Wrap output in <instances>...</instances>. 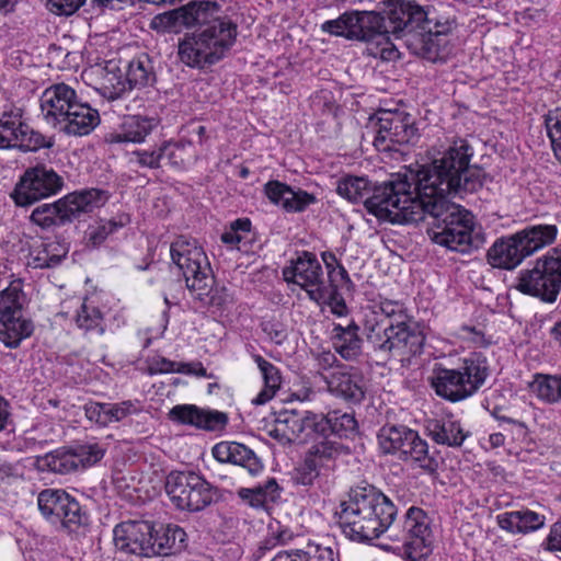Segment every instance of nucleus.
I'll return each instance as SVG.
<instances>
[{"mask_svg":"<svg viewBox=\"0 0 561 561\" xmlns=\"http://www.w3.org/2000/svg\"><path fill=\"white\" fill-rule=\"evenodd\" d=\"M473 148L458 138L427 151L428 162L410 170L409 181H398L377 190L368 208L380 220L391 224H416L427 220L430 239L446 249L470 253L480 240L473 234L471 213L450 203L449 195L473 193L482 186L480 171L470 168Z\"/></svg>","mask_w":561,"mask_h":561,"instance_id":"f257e3e1","label":"nucleus"},{"mask_svg":"<svg viewBox=\"0 0 561 561\" xmlns=\"http://www.w3.org/2000/svg\"><path fill=\"white\" fill-rule=\"evenodd\" d=\"M321 31L350 41L375 43L380 47V57L386 60L398 56L391 37L402 41L412 54L434 60L439 53L440 36L451 31V23L431 16L413 1H397L386 15L351 10L322 23Z\"/></svg>","mask_w":561,"mask_h":561,"instance_id":"f03ea898","label":"nucleus"},{"mask_svg":"<svg viewBox=\"0 0 561 561\" xmlns=\"http://www.w3.org/2000/svg\"><path fill=\"white\" fill-rule=\"evenodd\" d=\"M335 515L343 534L354 541H370L389 531V538L399 545L381 547L405 561H423L432 552L433 533L427 513L411 506L401 528H390L397 508L388 496L373 485L352 489L348 500L340 504Z\"/></svg>","mask_w":561,"mask_h":561,"instance_id":"7ed1b4c3","label":"nucleus"},{"mask_svg":"<svg viewBox=\"0 0 561 561\" xmlns=\"http://www.w3.org/2000/svg\"><path fill=\"white\" fill-rule=\"evenodd\" d=\"M375 308L366 316L364 332L376 353L401 359L422 353L425 336L402 301L382 298Z\"/></svg>","mask_w":561,"mask_h":561,"instance_id":"20e7f679","label":"nucleus"},{"mask_svg":"<svg viewBox=\"0 0 561 561\" xmlns=\"http://www.w3.org/2000/svg\"><path fill=\"white\" fill-rule=\"evenodd\" d=\"M237 25L222 18H215L198 34L186 36L178 45V56L190 67L215 64L231 48Z\"/></svg>","mask_w":561,"mask_h":561,"instance_id":"39448f33","label":"nucleus"},{"mask_svg":"<svg viewBox=\"0 0 561 561\" xmlns=\"http://www.w3.org/2000/svg\"><path fill=\"white\" fill-rule=\"evenodd\" d=\"M488 376L486 357L481 353H471L455 368H436L431 385L438 397L459 402L477 393Z\"/></svg>","mask_w":561,"mask_h":561,"instance_id":"423d86ee","label":"nucleus"},{"mask_svg":"<svg viewBox=\"0 0 561 561\" xmlns=\"http://www.w3.org/2000/svg\"><path fill=\"white\" fill-rule=\"evenodd\" d=\"M382 454L420 468L428 474L438 469V461L430 454L428 444L420 434L405 425H385L377 435Z\"/></svg>","mask_w":561,"mask_h":561,"instance_id":"0eeeda50","label":"nucleus"},{"mask_svg":"<svg viewBox=\"0 0 561 561\" xmlns=\"http://www.w3.org/2000/svg\"><path fill=\"white\" fill-rule=\"evenodd\" d=\"M515 287L542 302H556L561 290V250L552 248L533 267L522 270Z\"/></svg>","mask_w":561,"mask_h":561,"instance_id":"6e6552de","label":"nucleus"},{"mask_svg":"<svg viewBox=\"0 0 561 561\" xmlns=\"http://www.w3.org/2000/svg\"><path fill=\"white\" fill-rule=\"evenodd\" d=\"M108 199L105 191L81 190L67 194L51 204H42L31 214V220L42 228H50L58 222L71 221L84 213L102 207Z\"/></svg>","mask_w":561,"mask_h":561,"instance_id":"1a4fd4ad","label":"nucleus"},{"mask_svg":"<svg viewBox=\"0 0 561 561\" xmlns=\"http://www.w3.org/2000/svg\"><path fill=\"white\" fill-rule=\"evenodd\" d=\"M178 270L192 297L204 300L209 294L213 278L207 256L196 240L178 236Z\"/></svg>","mask_w":561,"mask_h":561,"instance_id":"9d476101","label":"nucleus"},{"mask_svg":"<svg viewBox=\"0 0 561 561\" xmlns=\"http://www.w3.org/2000/svg\"><path fill=\"white\" fill-rule=\"evenodd\" d=\"M105 455V448L99 443H85L69 449H56L36 457L35 465L42 471L68 474L90 468Z\"/></svg>","mask_w":561,"mask_h":561,"instance_id":"9b49d317","label":"nucleus"},{"mask_svg":"<svg viewBox=\"0 0 561 561\" xmlns=\"http://www.w3.org/2000/svg\"><path fill=\"white\" fill-rule=\"evenodd\" d=\"M375 131L374 146L378 151L397 150L417 139V128L411 115L398 111H381L371 119Z\"/></svg>","mask_w":561,"mask_h":561,"instance_id":"f8f14e48","label":"nucleus"},{"mask_svg":"<svg viewBox=\"0 0 561 561\" xmlns=\"http://www.w3.org/2000/svg\"><path fill=\"white\" fill-rule=\"evenodd\" d=\"M64 180L51 168H28L15 184L11 198L20 207L30 206L61 191Z\"/></svg>","mask_w":561,"mask_h":561,"instance_id":"ddd939ff","label":"nucleus"},{"mask_svg":"<svg viewBox=\"0 0 561 561\" xmlns=\"http://www.w3.org/2000/svg\"><path fill=\"white\" fill-rule=\"evenodd\" d=\"M51 146L50 138L23 122L20 108H10L0 115V149L37 151Z\"/></svg>","mask_w":561,"mask_h":561,"instance_id":"4468645a","label":"nucleus"},{"mask_svg":"<svg viewBox=\"0 0 561 561\" xmlns=\"http://www.w3.org/2000/svg\"><path fill=\"white\" fill-rule=\"evenodd\" d=\"M41 514L50 523H60L64 527L73 529L84 523L79 502L60 489H45L37 496Z\"/></svg>","mask_w":561,"mask_h":561,"instance_id":"2eb2a0df","label":"nucleus"},{"mask_svg":"<svg viewBox=\"0 0 561 561\" xmlns=\"http://www.w3.org/2000/svg\"><path fill=\"white\" fill-rule=\"evenodd\" d=\"M284 279L300 286L312 301L323 300L328 296L324 289L328 284L317 256L310 252H302L289 266L283 270Z\"/></svg>","mask_w":561,"mask_h":561,"instance_id":"dca6fc26","label":"nucleus"},{"mask_svg":"<svg viewBox=\"0 0 561 561\" xmlns=\"http://www.w3.org/2000/svg\"><path fill=\"white\" fill-rule=\"evenodd\" d=\"M114 542L118 550L140 557H152L153 525L145 520L123 522L114 528Z\"/></svg>","mask_w":561,"mask_h":561,"instance_id":"f3484780","label":"nucleus"},{"mask_svg":"<svg viewBox=\"0 0 561 561\" xmlns=\"http://www.w3.org/2000/svg\"><path fill=\"white\" fill-rule=\"evenodd\" d=\"M214 488L193 471H178V508L199 512L214 501Z\"/></svg>","mask_w":561,"mask_h":561,"instance_id":"a211bd4d","label":"nucleus"},{"mask_svg":"<svg viewBox=\"0 0 561 561\" xmlns=\"http://www.w3.org/2000/svg\"><path fill=\"white\" fill-rule=\"evenodd\" d=\"M77 101L75 89L65 83L53 84L41 95L42 115L48 124L57 127L60 122H65V116Z\"/></svg>","mask_w":561,"mask_h":561,"instance_id":"6ab92c4d","label":"nucleus"},{"mask_svg":"<svg viewBox=\"0 0 561 561\" xmlns=\"http://www.w3.org/2000/svg\"><path fill=\"white\" fill-rule=\"evenodd\" d=\"M329 391L346 402L359 403L365 398V380L353 366H339L327 380Z\"/></svg>","mask_w":561,"mask_h":561,"instance_id":"aec40b11","label":"nucleus"},{"mask_svg":"<svg viewBox=\"0 0 561 561\" xmlns=\"http://www.w3.org/2000/svg\"><path fill=\"white\" fill-rule=\"evenodd\" d=\"M272 434L286 442L311 439L316 434H319L318 414L310 411L304 414L294 411L286 413L284 419L277 420Z\"/></svg>","mask_w":561,"mask_h":561,"instance_id":"412c9836","label":"nucleus"},{"mask_svg":"<svg viewBox=\"0 0 561 561\" xmlns=\"http://www.w3.org/2000/svg\"><path fill=\"white\" fill-rule=\"evenodd\" d=\"M264 193L272 204L280 206L287 213H302L317 203L313 194L301 188L294 190L279 181H268L264 185Z\"/></svg>","mask_w":561,"mask_h":561,"instance_id":"4be33fe9","label":"nucleus"},{"mask_svg":"<svg viewBox=\"0 0 561 561\" xmlns=\"http://www.w3.org/2000/svg\"><path fill=\"white\" fill-rule=\"evenodd\" d=\"M64 312L69 313V309L73 308L71 318L76 322L78 329L85 334L103 335L105 332V321L103 312L98 308L92 298H71L64 304Z\"/></svg>","mask_w":561,"mask_h":561,"instance_id":"5701e85b","label":"nucleus"},{"mask_svg":"<svg viewBox=\"0 0 561 561\" xmlns=\"http://www.w3.org/2000/svg\"><path fill=\"white\" fill-rule=\"evenodd\" d=\"M211 454L219 462H230L244 468L251 476H257L263 471V463L255 453L248 446L237 442L217 443Z\"/></svg>","mask_w":561,"mask_h":561,"instance_id":"b1692460","label":"nucleus"},{"mask_svg":"<svg viewBox=\"0 0 561 561\" xmlns=\"http://www.w3.org/2000/svg\"><path fill=\"white\" fill-rule=\"evenodd\" d=\"M527 257L517 233L497 239L488 250V263L502 270H514Z\"/></svg>","mask_w":561,"mask_h":561,"instance_id":"393cba45","label":"nucleus"},{"mask_svg":"<svg viewBox=\"0 0 561 561\" xmlns=\"http://www.w3.org/2000/svg\"><path fill=\"white\" fill-rule=\"evenodd\" d=\"M228 415L217 410L202 409L194 404H178V422L206 432H220L228 424Z\"/></svg>","mask_w":561,"mask_h":561,"instance_id":"a878e982","label":"nucleus"},{"mask_svg":"<svg viewBox=\"0 0 561 561\" xmlns=\"http://www.w3.org/2000/svg\"><path fill=\"white\" fill-rule=\"evenodd\" d=\"M140 410L139 403L130 400L118 403L89 402L84 405L88 420L100 426L121 422L129 415L139 413Z\"/></svg>","mask_w":561,"mask_h":561,"instance_id":"bb28decb","label":"nucleus"},{"mask_svg":"<svg viewBox=\"0 0 561 561\" xmlns=\"http://www.w3.org/2000/svg\"><path fill=\"white\" fill-rule=\"evenodd\" d=\"M312 439H314V443L310 447L307 457L309 463H314L319 468H330L336 460L351 454L348 446L327 433L316 434Z\"/></svg>","mask_w":561,"mask_h":561,"instance_id":"cd10ccee","label":"nucleus"},{"mask_svg":"<svg viewBox=\"0 0 561 561\" xmlns=\"http://www.w3.org/2000/svg\"><path fill=\"white\" fill-rule=\"evenodd\" d=\"M99 123V112L89 104L78 100L68 111L65 122H60L56 128H59L67 135L84 136L90 134Z\"/></svg>","mask_w":561,"mask_h":561,"instance_id":"c85d7f7f","label":"nucleus"},{"mask_svg":"<svg viewBox=\"0 0 561 561\" xmlns=\"http://www.w3.org/2000/svg\"><path fill=\"white\" fill-rule=\"evenodd\" d=\"M398 181H411L408 179L407 175H400L398 174L396 178H392L391 180L383 182L380 185H377L373 190V194L368 196L370 192L369 181L366 178L363 176H345L337 182L336 192L340 196L346 198L347 201L352 203H359L364 202L366 209L369 214L376 216L378 219H380L375 213L370 211L368 208V202L375 196L377 190L381 186H385L387 184L398 182Z\"/></svg>","mask_w":561,"mask_h":561,"instance_id":"c756f323","label":"nucleus"},{"mask_svg":"<svg viewBox=\"0 0 561 561\" xmlns=\"http://www.w3.org/2000/svg\"><path fill=\"white\" fill-rule=\"evenodd\" d=\"M501 529L516 535L536 531L545 526L546 517L528 508L504 512L496 516Z\"/></svg>","mask_w":561,"mask_h":561,"instance_id":"7c9ffc66","label":"nucleus"},{"mask_svg":"<svg viewBox=\"0 0 561 561\" xmlns=\"http://www.w3.org/2000/svg\"><path fill=\"white\" fill-rule=\"evenodd\" d=\"M425 428L436 444L454 448L460 447L469 436V432H466L460 422L451 416L428 420Z\"/></svg>","mask_w":561,"mask_h":561,"instance_id":"2f4dec72","label":"nucleus"},{"mask_svg":"<svg viewBox=\"0 0 561 561\" xmlns=\"http://www.w3.org/2000/svg\"><path fill=\"white\" fill-rule=\"evenodd\" d=\"M159 121L154 117L141 115L126 116L118 131L111 135L112 142H144L146 137L158 126Z\"/></svg>","mask_w":561,"mask_h":561,"instance_id":"473e14b6","label":"nucleus"},{"mask_svg":"<svg viewBox=\"0 0 561 561\" xmlns=\"http://www.w3.org/2000/svg\"><path fill=\"white\" fill-rule=\"evenodd\" d=\"M220 7L213 1H190L178 8V24L185 27H205L218 16Z\"/></svg>","mask_w":561,"mask_h":561,"instance_id":"72a5a7b5","label":"nucleus"},{"mask_svg":"<svg viewBox=\"0 0 561 561\" xmlns=\"http://www.w3.org/2000/svg\"><path fill=\"white\" fill-rule=\"evenodd\" d=\"M358 331L354 321L346 327L335 324L332 329L333 348L345 360H356L362 355L363 341Z\"/></svg>","mask_w":561,"mask_h":561,"instance_id":"f704fd0d","label":"nucleus"},{"mask_svg":"<svg viewBox=\"0 0 561 561\" xmlns=\"http://www.w3.org/2000/svg\"><path fill=\"white\" fill-rule=\"evenodd\" d=\"M68 248L59 241H36L27 255V266L33 268H49L58 265L66 257Z\"/></svg>","mask_w":561,"mask_h":561,"instance_id":"c9c22d12","label":"nucleus"},{"mask_svg":"<svg viewBox=\"0 0 561 561\" xmlns=\"http://www.w3.org/2000/svg\"><path fill=\"white\" fill-rule=\"evenodd\" d=\"M282 488L275 478L267 479L263 484L253 488H240L238 496L249 506L255 510H264L270 503H276L280 499Z\"/></svg>","mask_w":561,"mask_h":561,"instance_id":"e433bc0d","label":"nucleus"},{"mask_svg":"<svg viewBox=\"0 0 561 561\" xmlns=\"http://www.w3.org/2000/svg\"><path fill=\"white\" fill-rule=\"evenodd\" d=\"M516 233L520 240L524 253L530 256L556 240L558 228L556 225H533Z\"/></svg>","mask_w":561,"mask_h":561,"instance_id":"4c0bfd02","label":"nucleus"},{"mask_svg":"<svg viewBox=\"0 0 561 561\" xmlns=\"http://www.w3.org/2000/svg\"><path fill=\"white\" fill-rule=\"evenodd\" d=\"M34 324L23 313L0 319V341L9 348H16L32 335Z\"/></svg>","mask_w":561,"mask_h":561,"instance_id":"58836bf2","label":"nucleus"},{"mask_svg":"<svg viewBox=\"0 0 561 561\" xmlns=\"http://www.w3.org/2000/svg\"><path fill=\"white\" fill-rule=\"evenodd\" d=\"M319 434H329L341 440L348 437L357 428L353 414L341 411H331L327 415L318 414Z\"/></svg>","mask_w":561,"mask_h":561,"instance_id":"ea45409f","label":"nucleus"},{"mask_svg":"<svg viewBox=\"0 0 561 561\" xmlns=\"http://www.w3.org/2000/svg\"><path fill=\"white\" fill-rule=\"evenodd\" d=\"M254 360L257 364L264 380V388L252 399L255 405L265 404L274 398L282 383V377L278 368L267 362L261 355H255Z\"/></svg>","mask_w":561,"mask_h":561,"instance_id":"a19ab883","label":"nucleus"},{"mask_svg":"<svg viewBox=\"0 0 561 561\" xmlns=\"http://www.w3.org/2000/svg\"><path fill=\"white\" fill-rule=\"evenodd\" d=\"M153 78L152 66L147 55L141 54L129 61L125 78L129 90L147 87Z\"/></svg>","mask_w":561,"mask_h":561,"instance_id":"79ce46f5","label":"nucleus"},{"mask_svg":"<svg viewBox=\"0 0 561 561\" xmlns=\"http://www.w3.org/2000/svg\"><path fill=\"white\" fill-rule=\"evenodd\" d=\"M24 295L21 279H13L0 293V319L22 313Z\"/></svg>","mask_w":561,"mask_h":561,"instance_id":"37998d69","label":"nucleus"},{"mask_svg":"<svg viewBox=\"0 0 561 561\" xmlns=\"http://www.w3.org/2000/svg\"><path fill=\"white\" fill-rule=\"evenodd\" d=\"M128 222V217L123 215L118 219H101L94 225L89 226L87 230V242L89 245L99 247L110 234L124 227Z\"/></svg>","mask_w":561,"mask_h":561,"instance_id":"c03bdc74","label":"nucleus"},{"mask_svg":"<svg viewBox=\"0 0 561 561\" xmlns=\"http://www.w3.org/2000/svg\"><path fill=\"white\" fill-rule=\"evenodd\" d=\"M128 85L126 80L123 78L121 71L114 69H105V72L101 79L98 91L107 100L119 99L125 92H127Z\"/></svg>","mask_w":561,"mask_h":561,"instance_id":"a18cd8bd","label":"nucleus"},{"mask_svg":"<svg viewBox=\"0 0 561 561\" xmlns=\"http://www.w3.org/2000/svg\"><path fill=\"white\" fill-rule=\"evenodd\" d=\"M530 387L533 392L543 401L556 402L561 399L560 377L538 375Z\"/></svg>","mask_w":561,"mask_h":561,"instance_id":"49530a36","label":"nucleus"},{"mask_svg":"<svg viewBox=\"0 0 561 561\" xmlns=\"http://www.w3.org/2000/svg\"><path fill=\"white\" fill-rule=\"evenodd\" d=\"M175 542V528L171 524L153 526L151 546L153 556H170Z\"/></svg>","mask_w":561,"mask_h":561,"instance_id":"de8ad7c7","label":"nucleus"},{"mask_svg":"<svg viewBox=\"0 0 561 561\" xmlns=\"http://www.w3.org/2000/svg\"><path fill=\"white\" fill-rule=\"evenodd\" d=\"M545 126L554 156L561 163V107L548 111L545 115Z\"/></svg>","mask_w":561,"mask_h":561,"instance_id":"09e8293b","label":"nucleus"},{"mask_svg":"<svg viewBox=\"0 0 561 561\" xmlns=\"http://www.w3.org/2000/svg\"><path fill=\"white\" fill-rule=\"evenodd\" d=\"M173 147L174 146L171 142H167L162 147H160L158 151H139L137 152L138 162L139 164L149 168H156L161 165L162 163L172 165V159L174 153Z\"/></svg>","mask_w":561,"mask_h":561,"instance_id":"8fccbe9b","label":"nucleus"},{"mask_svg":"<svg viewBox=\"0 0 561 561\" xmlns=\"http://www.w3.org/2000/svg\"><path fill=\"white\" fill-rule=\"evenodd\" d=\"M328 296L323 300L316 301L318 305H328L331 312L337 317H345L348 313V308L344 298L340 295L336 285L333 280L328 283L324 287Z\"/></svg>","mask_w":561,"mask_h":561,"instance_id":"3c124183","label":"nucleus"},{"mask_svg":"<svg viewBox=\"0 0 561 561\" xmlns=\"http://www.w3.org/2000/svg\"><path fill=\"white\" fill-rule=\"evenodd\" d=\"M302 561H335V552L332 548L316 542H308L298 549Z\"/></svg>","mask_w":561,"mask_h":561,"instance_id":"603ef678","label":"nucleus"},{"mask_svg":"<svg viewBox=\"0 0 561 561\" xmlns=\"http://www.w3.org/2000/svg\"><path fill=\"white\" fill-rule=\"evenodd\" d=\"M293 538V533L279 523L268 525V535L264 539L261 549L271 550L277 545H285Z\"/></svg>","mask_w":561,"mask_h":561,"instance_id":"864d4df0","label":"nucleus"},{"mask_svg":"<svg viewBox=\"0 0 561 561\" xmlns=\"http://www.w3.org/2000/svg\"><path fill=\"white\" fill-rule=\"evenodd\" d=\"M251 221L248 218H239L231 222L230 227L221 233V241L229 245H237L243 239L242 232H250Z\"/></svg>","mask_w":561,"mask_h":561,"instance_id":"5fc2aeb1","label":"nucleus"},{"mask_svg":"<svg viewBox=\"0 0 561 561\" xmlns=\"http://www.w3.org/2000/svg\"><path fill=\"white\" fill-rule=\"evenodd\" d=\"M150 27L159 34H171L175 30V9L157 14L150 22Z\"/></svg>","mask_w":561,"mask_h":561,"instance_id":"6e6d98bb","label":"nucleus"},{"mask_svg":"<svg viewBox=\"0 0 561 561\" xmlns=\"http://www.w3.org/2000/svg\"><path fill=\"white\" fill-rule=\"evenodd\" d=\"M85 0H46L48 10L58 15H71L77 12Z\"/></svg>","mask_w":561,"mask_h":561,"instance_id":"4d7b16f0","label":"nucleus"},{"mask_svg":"<svg viewBox=\"0 0 561 561\" xmlns=\"http://www.w3.org/2000/svg\"><path fill=\"white\" fill-rule=\"evenodd\" d=\"M319 469L317 465L309 463V458L307 457L304 466L297 470L296 482L301 485H311L319 477Z\"/></svg>","mask_w":561,"mask_h":561,"instance_id":"13d9d810","label":"nucleus"},{"mask_svg":"<svg viewBox=\"0 0 561 561\" xmlns=\"http://www.w3.org/2000/svg\"><path fill=\"white\" fill-rule=\"evenodd\" d=\"M457 334L460 339L471 342L477 346H483L486 344L483 332L476 327L461 325L458 329Z\"/></svg>","mask_w":561,"mask_h":561,"instance_id":"bf43d9fd","label":"nucleus"},{"mask_svg":"<svg viewBox=\"0 0 561 561\" xmlns=\"http://www.w3.org/2000/svg\"><path fill=\"white\" fill-rule=\"evenodd\" d=\"M545 545L549 551H561V518L550 527Z\"/></svg>","mask_w":561,"mask_h":561,"instance_id":"052dcab7","label":"nucleus"},{"mask_svg":"<svg viewBox=\"0 0 561 561\" xmlns=\"http://www.w3.org/2000/svg\"><path fill=\"white\" fill-rule=\"evenodd\" d=\"M263 331L268 335L270 340L275 344H283L287 337L286 330L282 324L266 322L263 324Z\"/></svg>","mask_w":561,"mask_h":561,"instance_id":"680f3d73","label":"nucleus"},{"mask_svg":"<svg viewBox=\"0 0 561 561\" xmlns=\"http://www.w3.org/2000/svg\"><path fill=\"white\" fill-rule=\"evenodd\" d=\"M178 374L203 377L206 376V369L201 362L178 363Z\"/></svg>","mask_w":561,"mask_h":561,"instance_id":"e2e57ef3","label":"nucleus"},{"mask_svg":"<svg viewBox=\"0 0 561 561\" xmlns=\"http://www.w3.org/2000/svg\"><path fill=\"white\" fill-rule=\"evenodd\" d=\"M322 261L328 270L329 277H333L337 265H341V263L337 261L336 256L332 252H323L321 254Z\"/></svg>","mask_w":561,"mask_h":561,"instance_id":"0e129e2a","label":"nucleus"},{"mask_svg":"<svg viewBox=\"0 0 561 561\" xmlns=\"http://www.w3.org/2000/svg\"><path fill=\"white\" fill-rule=\"evenodd\" d=\"M298 549L279 551L271 561H302Z\"/></svg>","mask_w":561,"mask_h":561,"instance_id":"69168bd1","label":"nucleus"},{"mask_svg":"<svg viewBox=\"0 0 561 561\" xmlns=\"http://www.w3.org/2000/svg\"><path fill=\"white\" fill-rule=\"evenodd\" d=\"M489 443L492 448L502 447L505 444V436L502 433H493L489 436Z\"/></svg>","mask_w":561,"mask_h":561,"instance_id":"338daca9","label":"nucleus"},{"mask_svg":"<svg viewBox=\"0 0 561 561\" xmlns=\"http://www.w3.org/2000/svg\"><path fill=\"white\" fill-rule=\"evenodd\" d=\"M16 474V468L9 462L0 461V477H13Z\"/></svg>","mask_w":561,"mask_h":561,"instance_id":"774afa93","label":"nucleus"}]
</instances>
